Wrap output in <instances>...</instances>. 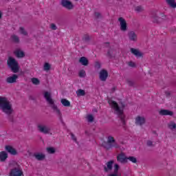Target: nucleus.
Listing matches in <instances>:
<instances>
[{"label":"nucleus","instance_id":"f257e3e1","mask_svg":"<svg viewBox=\"0 0 176 176\" xmlns=\"http://www.w3.org/2000/svg\"><path fill=\"white\" fill-rule=\"evenodd\" d=\"M0 109L4 113L9 116L8 120L13 123V116H10L13 113V108L12 107V103L8 100V98L0 96Z\"/></svg>","mask_w":176,"mask_h":176},{"label":"nucleus","instance_id":"f03ea898","mask_svg":"<svg viewBox=\"0 0 176 176\" xmlns=\"http://www.w3.org/2000/svg\"><path fill=\"white\" fill-rule=\"evenodd\" d=\"M44 98H45L47 102L50 105L51 108L53 109L54 112L58 116L60 122L61 123H64V120H63V114L61 113V111L58 109L57 105L54 104V100L52 98V94L49 93L48 91H45L44 93Z\"/></svg>","mask_w":176,"mask_h":176},{"label":"nucleus","instance_id":"7ed1b4c3","mask_svg":"<svg viewBox=\"0 0 176 176\" xmlns=\"http://www.w3.org/2000/svg\"><path fill=\"white\" fill-rule=\"evenodd\" d=\"M109 104L111 105V108L115 109L118 118H120L122 124H126V116L123 114V109L124 108V104L121 102L122 109L119 107V104L115 100H109Z\"/></svg>","mask_w":176,"mask_h":176},{"label":"nucleus","instance_id":"20e7f679","mask_svg":"<svg viewBox=\"0 0 176 176\" xmlns=\"http://www.w3.org/2000/svg\"><path fill=\"white\" fill-rule=\"evenodd\" d=\"M102 145L104 149H107V151H109V149H112V148H116V149H118L120 147L116 142L115 138L111 135L108 136L107 142H104Z\"/></svg>","mask_w":176,"mask_h":176},{"label":"nucleus","instance_id":"39448f33","mask_svg":"<svg viewBox=\"0 0 176 176\" xmlns=\"http://www.w3.org/2000/svg\"><path fill=\"white\" fill-rule=\"evenodd\" d=\"M8 65L14 74H17V72H19V63L16 62V59H14L12 56H10L8 58Z\"/></svg>","mask_w":176,"mask_h":176},{"label":"nucleus","instance_id":"423d86ee","mask_svg":"<svg viewBox=\"0 0 176 176\" xmlns=\"http://www.w3.org/2000/svg\"><path fill=\"white\" fill-rule=\"evenodd\" d=\"M37 130L39 133H42V134H50V131H52L50 126L43 123L37 124Z\"/></svg>","mask_w":176,"mask_h":176},{"label":"nucleus","instance_id":"0eeeda50","mask_svg":"<svg viewBox=\"0 0 176 176\" xmlns=\"http://www.w3.org/2000/svg\"><path fill=\"white\" fill-rule=\"evenodd\" d=\"M9 176H24L23 170L19 168H14L10 170Z\"/></svg>","mask_w":176,"mask_h":176},{"label":"nucleus","instance_id":"6e6552de","mask_svg":"<svg viewBox=\"0 0 176 176\" xmlns=\"http://www.w3.org/2000/svg\"><path fill=\"white\" fill-rule=\"evenodd\" d=\"M118 21L120 22V30L123 32H126V31H127V30H128L127 22H126V19H124L123 17H120L118 19Z\"/></svg>","mask_w":176,"mask_h":176},{"label":"nucleus","instance_id":"1a4fd4ad","mask_svg":"<svg viewBox=\"0 0 176 176\" xmlns=\"http://www.w3.org/2000/svg\"><path fill=\"white\" fill-rule=\"evenodd\" d=\"M60 5L63 8H65V9H67L68 10H72V9H74V4H72V2L68 0H62L60 1Z\"/></svg>","mask_w":176,"mask_h":176},{"label":"nucleus","instance_id":"9d476101","mask_svg":"<svg viewBox=\"0 0 176 176\" xmlns=\"http://www.w3.org/2000/svg\"><path fill=\"white\" fill-rule=\"evenodd\" d=\"M115 162L113 160H110L106 163V166H104V173H108L109 171H112V168H113V164Z\"/></svg>","mask_w":176,"mask_h":176},{"label":"nucleus","instance_id":"9b49d317","mask_svg":"<svg viewBox=\"0 0 176 176\" xmlns=\"http://www.w3.org/2000/svg\"><path fill=\"white\" fill-rule=\"evenodd\" d=\"M99 78L102 82H105L108 78V72L106 69H102L100 72Z\"/></svg>","mask_w":176,"mask_h":176},{"label":"nucleus","instance_id":"f8f14e48","mask_svg":"<svg viewBox=\"0 0 176 176\" xmlns=\"http://www.w3.org/2000/svg\"><path fill=\"white\" fill-rule=\"evenodd\" d=\"M146 122V120H145V118L140 116H138L135 120V123L136 126H142L145 124Z\"/></svg>","mask_w":176,"mask_h":176},{"label":"nucleus","instance_id":"ddd939ff","mask_svg":"<svg viewBox=\"0 0 176 176\" xmlns=\"http://www.w3.org/2000/svg\"><path fill=\"white\" fill-rule=\"evenodd\" d=\"M159 115H160L161 116H173L174 115V113L170 110L161 109L159 111Z\"/></svg>","mask_w":176,"mask_h":176},{"label":"nucleus","instance_id":"4468645a","mask_svg":"<svg viewBox=\"0 0 176 176\" xmlns=\"http://www.w3.org/2000/svg\"><path fill=\"white\" fill-rule=\"evenodd\" d=\"M117 160L120 163H127V157H126L124 153H121L117 156Z\"/></svg>","mask_w":176,"mask_h":176},{"label":"nucleus","instance_id":"2eb2a0df","mask_svg":"<svg viewBox=\"0 0 176 176\" xmlns=\"http://www.w3.org/2000/svg\"><path fill=\"white\" fill-rule=\"evenodd\" d=\"M5 149L10 155H13L14 156H16V155H17V151L15 150V148H13V146H12L7 145V146H6Z\"/></svg>","mask_w":176,"mask_h":176},{"label":"nucleus","instance_id":"dca6fc26","mask_svg":"<svg viewBox=\"0 0 176 176\" xmlns=\"http://www.w3.org/2000/svg\"><path fill=\"white\" fill-rule=\"evenodd\" d=\"M18 78L19 76H17V74H13L12 76L7 78L6 82L7 83H16V82H17Z\"/></svg>","mask_w":176,"mask_h":176},{"label":"nucleus","instance_id":"f3484780","mask_svg":"<svg viewBox=\"0 0 176 176\" xmlns=\"http://www.w3.org/2000/svg\"><path fill=\"white\" fill-rule=\"evenodd\" d=\"M33 156L39 162H42V160H45L46 158V155L42 153H35Z\"/></svg>","mask_w":176,"mask_h":176},{"label":"nucleus","instance_id":"a211bd4d","mask_svg":"<svg viewBox=\"0 0 176 176\" xmlns=\"http://www.w3.org/2000/svg\"><path fill=\"white\" fill-rule=\"evenodd\" d=\"M128 36L130 41H132L133 42L137 41V34H135V32L133 31L129 32L128 33Z\"/></svg>","mask_w":176,"mask_h":176},{"label":"nucleus","instance_id":"6ab92c4d","mask_svg":"<svg viewBox=\"0 0 176 176\" xmlns=\"http://www.w3.org/2000/svg\"><path fill=\"white\" fill-rule=\"evenodd\" d=\"M131 53L135 56V57H142V53L137 49L131 48Z\"/></svg>","mask_w":176,"mask_h":176},{"label":"nucleus","instance_id":"aec40b11","mask_svg":"<svg viewBox=\"0 0 176 176\" xmlns=\"http://www.w3.org/2000/svg\"><path fill=\"white\" fill-rule=\"evenodd\" d=\"M14 54L18 58H23V57H25V54H24V52L20 50H16V51L14 52Z\"/></svg>","mask_w":176,"mask_h":176},{"label":"nucleus","instance_id":"412c9836","mask_svg":"<svg viewBox=\"0 0 176 176\" xmlns=\"http://www.w3.org/2000/svg\"><path fill=\"white\" fill-rule=\"evenodd\" d=\"M79 63L82 64V65H85V67L89 65V60H87V58L85 56H82L79 59Z\"/></svg>","mask_w":176,"mask_h":176},{"label":"nucleus","instance_id":"4be33fe9","mask_svg":"<svg viewBox=\"0 0 176 176\" xmlns=\"http://www.w3.org/2000/svg\"><path fill=\"white\" fill-rule=\"evenodd\" d=\"M10 39L13 43H20V37L16 34L11 35Z\"/></svg>","mask_w":176,"mask_h":176},{"label":"nucleus","instance_id":"5701e85b","mask_svg":"<svg viewBox=\"0 0 176 176\" xmlns=\"http://www.w3.org/2000/svg\"><path fill=\"white\" fill-rule=\"evenodd\" d=\"M151 19L153 20V23H162L163 21V18H160L159 16H157V15L154 14L151 16Z\"/></svg>","mask_w":176,"mask_h":176},{"label":"nucleus","instance_id":"b1692460","mask_svg":"<svg viewBox=\"0 0 176 176\" xmlns=\"http://www.w3.org/2000/svg\"><path fill=\"white\" fill-rule=\"evenodd\" d=\"M6 159H8V154L6 153V151H1L0 162H6Z\"/></svg>","mask_w":176,"mask_h":176},{"label":"nucleus","instance_id":"393cba45","mask_svg":"<svg viewBox=\"0 0 176 176\" xmlns=\"http://www.w3.org/2000/svg\"><path fill=\"white\" fill-rule=\"evenodd\" d=\"M166 3L170 6V8H172V9H175L176 8V3L175 0H166Z\"/></svg>","mask_w":176,"mask_h":176},{"label":"nucleus","instance_id":"a878e982","mask_svg":"<svg viewBox=\"0 0 176 176\" xmlns=\"http://www.w3.org/2000/svg\"><path fill=\"white\" fill-rule=\"evenodd\" d=\"M60 102L64 107H71V102L67 99H61Z\"/></svg>","mask_w":176,"mask_h":176},{"label":"nucleus","instance_id":"bb28decb","mask_svg":"<svg viewBox=\"0 0 176 176\" xmlns=\"http://www.w3.org/2000/svg\"><path fill=\"white\" fill-rule=\"evenodd\" d=\"M76 94L78 97H82L86 96V91H85L83 89H78L76 91Z\"/></svg>","mask_w":176,"mask_h":176},{"label":"nucleus","instance_id":"cd10ccee","mask_svg":"<svg viewBox=\"0 0 176 176\" xmlns=\"http://www.w3.org/2000/svg\"><path fill=\"white\" fill-rule=\"evenodd\" d=\"M47 153H50V155H53V154L56 153V148H54V147H47Z\"/></svg>","mask_w":176,"mask_h":176},{"label":"nucleus","instance_id":"c85d7f7f","mask_svg":"<svg viewBox=\"0 0 176 176\" xmlns=\"http://www.w3.org/2000/svg\"><path fill=\"white\" fill-rule=\"evenodd\" d=\"M19 30H20L21 34H22V35H25V36H27V35H28V32H27V31H25L24 28H23V27L19 28Z\"/></svg>","mask_w":176,"mask_h":176},{"label":"nucleus","instance_id":"c756f323","mask_svg":"<svg viewBox=\"0 0 176 176\" xmlns=\"http://www.w3.org/2000/svg\"><path fill=\"white\" fill-rule=\"evenodd\" d=\"M135 12H138V13H141V12H144V8H142V6H140L135 7Z\"/></svg>","mask_w":176,"mask_h":176},{"label":"nucleus","instance_id":"7c9ffc66","mask_svg":"<svg viewBox=\"0 0 176 176\" xmlns=\"http://www.w3.org/2000/svg\"><path fill=\"white\" fill-rule=\"evenodd\" d=\"M127 160L132 162V163H137V158L133 156L127 157Z\"/></svg>","mask_w":176,"mask_h":176},{"label":"nucleus","instance_id":"2f4dec72","mask_svg":"<svg viewBox=\"0 0 176 176\" xmlns=\"http://www.w3.org/2000/svg\"><path fill=\"white\" fill-rule=\"evenodd\" d=\"M50 68H51L50 64L47 63H45L44 64V67H43L44 71H49Z\"/></svg>","mask_w":176,"mask_h":176},{"label":"nucleus","instance_id":"473e14b6","mask_svg":"<svg viewBox=\"0 0 176 176\" xmlns=\"http://www.w3.org/2000/svg\"><path fill=\"white\" fill-rule=\"evenodd\" d=\"M32 83H33V85H39V83H40L39 79H38L36 78H32Z\"/></svg>","mask_w":176,"mask_h":176},{"label":"nucleus","instance_id":"72a5a7b5","mask_svg":"<svg viewBox=\"0 0 176 176\" xmlns=\"http://www.w3.org/2000/svg\"><path fill=\"white\" fill-rule=\"evenodd\" d=\"M87 121L90 123L94 122V117L93 116V115L90 114L87 116Z\"/></svg>","mask_w":176,"mask_h":176},{"label":"nucleus","instance_id":"f704fd0d","mask_svg":"<svg viewBox=\"0 0 176 176\" xmlns=\"http://www.w3.org/2000/svg\"><path fill=\"white\" fill-rule=\"evenodd\" d=\"M80 78H85L86 76V72L84 69H82L79 72Z\"/></svg>","mask_w":176,"mask_h":176},{"label":"nucleus","instance_id":"c9c22d12","mask_svg":"<svg viewBox=\"0 0 176 176\" xmlns=\"http://www.w3.org/2000/svg\"><path fill=\"white\" fill-rule=\"evenodd\" d=\"M168 128L170 129V130H174V129H176L175 122H173L170 124H168Z\"/></svg>","mask_w":176,"mask_h":176},{"label":"nucleus","instance_id":"e433bc0d","mask_svg":"<svg viewBox=\"0 0 176 176\" xmlns=\"http://www.w3.org/2000/svg\"><path fill=\"white\" fill-rule=\"evenodd\" d=\"M118 173H119V164H116L114 165L113 173H114V174H118Z\"/></svg>","mask_w":176,"mask_h":176},{"label":"nucleus","instance_id":"4c0bfd02","mask_svg":"<svg viewBox=\"0 0 176 176\" xmlns=\"http://www.w3.org/2000/svg\"><path fill=\"white\" fill-rule=\"evenodd\" d=\"M94 16H95L96 19H101V17H102V16L101 15V13L98 12H96L94 13Z\"/></svg>","mask_w":176,"mask_h":176},{"label":"nucleus","instance_id":"58836bf2","mask_svg":"<svg viewBox=\"0 0 176 176\" xmlns=\"http://www.w3.org/2000/svg\"><path fill=\"white\" fill-rule=\"evenodd\" d=\"M50 28L51 30H53V31H56V30H57V26L54 23H51Z\"/></svg>","mask_w":176,"mask_h":176},{"label":"nucleus","instance_id":"ea45409f","mask_svg":"<svg viewBox=\"0 0 176 176\" xmlns=\"http://www.w3.org/2000/svg\"><path fill=\"white\" fill-rule=\"evenodd\" d=\"M95 68L100 69V68H101V63H100V62H96Z\"/></svg>","mask_w":176,"mask_h":176},{"label":"nucleus","instance_id":"a19ab883","mask_svg":"<svg viewBox=\"0 0 176 176\" xmlns=\"http://www.w3.org/2000/svg\"><path fill=\"white\" fill-rule=\"evenodd\" d=\"M126 82L129 86H134V82L131 80H126Z\"/></svg>","mask_w":176,"mask_h":176},{"label":"nucleus","instance_id":"79ce46f5","mask_svg":"<svg viewBox=\"0 0 176 176\" xmlns=\"http://www.w3.org/2000/svg\"><path fill=\"white\" fill-rule=\"evenodd\" d=\"M129 67H131L132 68H135V63L134 62H133V61H130V62L129 63Z\"/></svg>","mask_w":176,"mask_h":176},{"label":"nucleus","instance_id":"37998d69","mask_svg":"<svg viewBox=\"0 0 176 176\" xmlns=\"http://www.w3.org/2000/svg\"><path fill=\"white\" fill-rule=\"evenodd\" d=\"M147 146H153V142L151 140L147 141Z\"/></svg>","mask_w":176,"mask_h":176},{"label":"nucleus","instance_id":"c03bdc74","mask_svg":"<svg viewBox=\"0 0 176 176\" xmlns=\"http://www.w3.org/2000/svg\"><path fill=\"white\" fill-rule=\"evenodd\" d=\"M107 57H109V58H112V54H111V51H108V52H107Z\"/></svg>","mask_w":176,"mask_h":176},{"label":"nucleus","instance_id":"a18cd8bd","mask_svg":"<svg viewBox=\"0 0 176 176\" xmlns=\"http://www.w3.org/2000/svg\"><path fill=\"white\" fill-rule=\"evenodd\" d=\"M84 40L85 41V42H89L90 41V37L89 36H86L84 38Z\"/></svg>","mask_w":176,"mask_h":176},{"label":"nucleus","instance_id":"49530a36","mask_svg":"<svg viewBox=\"0 0 176 176\" xmlns=\"http://www.w3.org/2000/svg\"><path fill=\"white\" fill-rule=\"evenodd\" d=\"M72 135V138L74 141H76V138L75 137V135H74L73 133L71 134Z\"/></svg>","mask_w":176,"mask_h":176},{"label":"nucleus","instance_id":"de8ad7c7","mask_svg":"<svg viewBox=\"0 0 176 176\" xmlns=\"http://www.w3.org/2000/svg\"><path fill=\"white\" fill-rule=\"evenodd\" d=\"M109 176H118V173H113L109 175Z\"/></svg>","mask_w":176,"mask_h":176},{"label":"nucleus","instance_id":"09e8293b","mask_svg":"<svg viewBox=\"0 0 176 176\" xmlns=\"http://www.w3.org/2000/svg\"><path fill=\"white\" fill-rule=\"evenodd\" d=\"M2 19V12L0 11V20Z\"/></svg>","mask_w":176,"mask_h":176},{"label":"nucleus","instance_id":"8fccbe9b","mask_svg":"<svg viewBox=\"0 0 176 176\" xmlns=\"http://www.w3.org/2000/svg\"><path fill=\"white\" fill-rule=\"evenodd\" d=\"M105 45H107V47H109V43H105Z\"/></svg>","mask_w":176,"mask_h":176},{"label":"nucleus","instance_id":"3c124183","mask_svg":"<svg viewBox=\"0 0 176 176\" xmlns=\"http://www.w3.org/2000/svg\"><path fill=\"white\" fill-rule=\"evenodd\" d=\"M112 91H115V87L112 88Z\"/></svg>","mask_w":176,"mask_h":176}]
</instances>
